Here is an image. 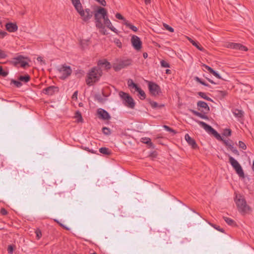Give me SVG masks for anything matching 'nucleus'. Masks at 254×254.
Listing matches in <instances>:
<instances>
[{
  "mask_svg": "<svg viewBox=\"0 0 254 254\" xmlns=\"http://www.w3.org/2000/svg\"><path fill=\"white\" fill-rule=\"evenodd\" d=\"M116 17L117 18V19H120V20H124V22H125V20H127L120 13H117L116 14Z\"/></svg>",
  "mask_w": 254,
  "mask_h": 254,
  "instance_id": "52",
  "label": "nucleus"
},
{
  "mask_svg": "<svg viewBox=\"0 0 254 254\" xmlns=\"http://www.w3.org/2000/svg\"><path fill=\"white\" fill-rule=\"evenodd\" d=\"M188 39L190 42V43L192 44L193 46L195 47L199 51L202 52L205 51L204 49L199 44V43L198 42L192 40L191 38L190 37H188Z\"/></svg>",
  "mask_w": 254,
  "mask_h": 254,
  "instance_id": "21",
  "label": "nucleus"
},
{
  "mask_svg": "<svg viewBox=\"0 0 254 254\" xmlns=\"http://www.w3.org/2000/svg\"><path fill=\"white\" fill-rule=\"evenodd\" d=\"M102 74V71L100 68L94 67L88 72L86 79V84L90 86L94 83L97 82Z\"/></svg>",
  "mask_w": 254,
  "mask_h": 254,
  "instance_id": "2",
  "label": "nucleus"
},
{
  "mask_svg": "<svg viewBox=\"0 0 254 254\" xmlns=\"http://www.w3.org/2000/svg\"><path fill=\"white\" fill-rule=\"evenodd\" d=\"M74 6L77 12L83 9L82 6L81 2L79 3H78V4H76V5H74Z\"/></svg>",
  "mask_w": 254,
  "mask_h": 254,
  "instance_id": "49",
  "label": "nucleus"
},
{
  "mask_svg": "<svg viewBox=\"0 0 254 254\" xmlns=\"http://www.w3.org/2000/svg\"><path fill=\"white\" fill-rule=\"evenodd\" d=\"M231 130L230 128H225L223 130L222 135L223 136L228 137L231 135Z\"/></svg>",
  "mask_w": 254,
  "mask_h": 254,
  "instance_id": "34",
  "label": "nucleus"
},
{
  "mask_svg": "<svg viewBox=\"0 0 254 254\" xmlns=\"http://www.w3.org/2000/svg\"><path fill=\"white\" fill-rule=\"evenodd\" d=\"M163 127L165 128V129L166 130H167L168 131H169L170 132H172L174 134H176L177 133V132L174 129H173V128H171L170 127H169L168 126L164 125V126H163Z\"/></svg>",
  "mask_w": 254,
  "mask_h": 254,
  "instance_id": "36",
  "label": "nucleus"
},
{
  "mask_svg": "<svg viewBox=\"0 0 254 254\" xmlns=\"http://www.w3.org/2000/svg\"><path fill=\"white\" fill-rule=\"evenodd\" d=\"M127 85L128 88L130 89L132 92H138V91L141 88L139 87L136 83H135L133 81L129 79L127 81Z\"/></svg>",
  "mask_w": 254,
  "mask_h": 254,
  "instance_id": "15",
  "label": "nucleus"
},
{
  "mask_svg": "<svg viewBox=\"0 0 254 254\" xmlns=\"http://www.w3.org/2000/svg\"><path fill=\"white\" fill-rule=\"evenodd\" d=\"M229 162L232 165V166L234 168L235 170L238 175L242 178H244L245 175L243 169L239 163V162L235 160L233 157L229 155Z\"/></svg>",
  "mask_w": 254,
  "mask_h": 254,
  "instance_id": "6",
  "label": "nucleus"
},
{
  "mask_svg": "<svg viewBox=\"0 0 254 254\" xmlns=\"http://www.w3.org/2000/svg\"><path fill=\"white\" fill-rule=\"evenodd\" d=\"M185 138L188 143L190 145L193 149H196L198 147V146L195 141V140L192 138L189 134H186L185 136Z\"/></svg>",
  "mask_w": 254,
  "mask_h": 254,
  "instance_id": "16",
  "label": "nucleus"
},
{
  "mask_svg": "<svg viewBox=\"0 0 254 254\" xmlns=\"http://www.w3.org/2000/svg\"><path fill=\"white\" fill-rule=\"evenodd\" d=\"M58 91V87L55 86H50L43 90V93L48 95H53L55 92Z\"/></svg>",
  "mask_w": 254,
  "mask_h": 254,
  "instance_id": "14",
  "label": "nucleus"
},
{
  "mask_svg": "<svg viewBox=\"0 0 254 254\" xmlns=\"http://www.w3.org/2000/svg\"><path fill=\"white\" fill-rule=\"evenodd\" d=\"M8 34L6 32L2 30H0V39H3Z\"/></svg>",
  "mask_w": 254,
  "mask_h": 254,
  "instance_id": "50",
  "label": "nucleus"
},
{
  "mask_svg": "<svg viewBox=\"0 0 254 254\" xmlns=\"http://www.w3.org/2000/svg\"><path fill=\"white\" fill-rule=\"evenodd\" d=\"M218 95L222 97H224L227 95L228 92L226 91H218Z\"/></svg>",
  "mask_w": 254,
  "mask_h": 254,
  "instance_id": "47",
  "label": "nucleus"
},
{
  "mask_svg": "<svg viewBox=\"0 0 254 254\" xmlns=\"http://www.w3.org/2000/svg\"><path fill=\"white\" fill-rule=\"evenodd\" d=\"M119 95L125 102V104L127 107L133 109L135 106V103L133 98L128 94L123 91L119 92Z\"/></svg>",
  "mask_w": 254,
  "mask_h": 254,
  "instance_id": "5",
  "label": "nucleus"
},
{
  "mask_svg": "<svg viewBox=\"0 0 254 254\" xmlns=\"http://www.w3.org/2000/svg\"><path fill=\"white\" fill-rule=\"evenodd\" d=\"M98 1L100 4L103 6H105L106 5V2L105 0H95Z\"/></svg>",
  "mask_w": 254,
  "mask_h": 254,
  "instance_id": "58",
  "label": "nucleus"
},
{
  "mask_svg": "<svg viewBox=\"0 0 254 254\" xmlns=\"http://www.w3.org/2000/svg\"><path fill=\"white\" fill-rule=\"evenodd\" d=\"M72 1V3L73 5H75L76 4H78V3H80V1L79 0H71Z\"/></svg>",
  "mask_w": 254,
  "mask_h": 254,
  "instance_id": "60",
  "label": "nucleus"
},
{
  "mask_svg": "<svg viewBox=\"0 0 254 254\" xmlns=\"http://www.w3.org/2000/svg\"><path fill=\"white\" fill-rule=\"evenodd\" d=\"M163 26L165 28V29L166 30H168L169 31H170L171 32H174V29L172 27L170 26L169 25H168L166 23H164Z\"/></svg>",
  "mask_w": 254,
  "mask_h": 254,
  "instance_id": "46",
  "label": "nucleus"
},
{
  "mask_svg": "<svg viewBox=\"0 0 254 254\" xmlns=\"http://www.w3.org/2000/svg\"><path fill=\"white\" fill-rule=\"evenodd\" d=\"M99 152L104 155H110L111 154L112 152L108 148L101 147L99 149Z\"/></svg>",
  "mask_w": 254,
  "mask_h": 254,
  "instance_id": "27",
  "label": "nucleus"
},
{
  "mask_svg": "<svg viewBox=\"0 0 254 254\" xmlns=\"http://www.w3.org/2000/svg\"><path fill=\"white\" fill-rule=\"evenodd\" d=\"M198 95L201 98H202L207 101H212V100L210 98H209V97L206 96V94L204 92H198Z\"/></svg>",
  "mask_w": 254,
  "mask_h": 254,
  "instance_id": "33",
  "label": "nucleus"
},
{
  "mask_svg": "<svg viewBox=\"0 0 254 254\" xmlns=\"http://www.w3.org/2000/svg\"><path fill=\"white\" fill-rule=\"evenodd\" d=\"M18 79L21 81H23L25 83H27L30 80V77L29 75L26 74L25 76H20L18 78Z\"/></svg>",
  "mask_w": 254,
  "mask_h": 254,
  "instance_id": "31",
  "label": "nucleus"
},
{
  "mask_svg": "<svg viewBox=\"0 0 254 254\" xmlns=\"http://www.w3.org/2000/svg\"><path fill=\"white\" fill-rule=\"evenodd\" d=\"M105 25L111 30L116 32V29L112 25V23L108 18V15L103 19Z\"/></svg>",
  "mask_w": 254,
  "mask_h": 254,
  "instance_id": "20",
  "label": "nucleus"
},
{
  "mask_svg": "<svg viewBox=\"0 0 254 254\" xmlns=\"http://www.w3.org/2000/svg\"><path fill=\"white\" fill-rule=\"evenodd\" d=\"M196 122L202 127H203L206 131H207L209 134H212L217 140L222 141L224 144L228 147H229V145H230L232 143V141L231 140H230L229 141L228 140L223 139L221 136L220 134L218 133L216 130L212 128L210 126L207 125L206 123L200 121H196Z\"/></svg>",
  "mask_w": 254,
  "mask_h": 254,
  "instance_id": "1",
  "label": "nucleus"
},
{
  "mask_svg": "<svg viewBox=\"0 0 254 254\" xmlns=\"http://www.w3.org/2000/svg\"><path fill=\"white\" fill-rule=\"evenodd\" d=\"M37 60L38 61V62H40L41 63H43V64H45V62L43 60V58L41 57H39L37 58Z\"/></svg>",
  "mask_w": 254,
  "mask_h": 254,
  "instance_id": "61",
  "label": "nucleus"
},
{
  "mask_svg": "<svg viewBox=\"0 0 254 254\" xmlns=\"http://www.w3.org/2000/svg\"><path fill=\"white\" fill-rule=\"evenodd\" d=\"M238 145L240 148H242L243 150H246L247 149V146L246 144L242 141H239Z\"/></svg>",
  "mask_w": 254,
  "mask_h": 254,
  "instance_id": "44",
  "label": "nucleus"
},
{
  "mask_svg": "<svg viewBox=\"0 0 254 254\" xmlns=\"http://www.w3.org/2000/svg\"><path fill=\"white\" fill-rule=\"evenodd\" d=\"M210 73L212 74L214 76L218 79H222L221 76L214 70H213Z\"/></svg>",
  "mask_w": 254,
  "mask_h": 254,
  "instance_id": "51",
  "label": "nucleus"
},
{
  "mask_svg": "<svg viewBox=\"0 0 254 254\" xmlns=\"http://www.w3.org/2000/svg\"><path fill=\"white\" fill-rule=\"evenodd\" d=\"M149 104L151 107L153 109L156 108H161L164 107V104L158 105L156 102L151 101L149 102Z\"/></svg>",
  "mask_w": 254,
  "mask_h": 254,
  "instance_id": "28",
  "label": "nucleus"
},
{
  "mask_svg": "<svg viewBox=\"0 0 254 254\" xmlns=\"http://www.w3.org/2000/svg\"><path fill=\"white\" fill-rule=\"evenodd\" d=\"M35 234L36 235V239L39 240L42 237V232L39 228H37L35 230Z\"/></svg>",
  "mask_w": 254,
  "mask_h": 254,
  "instance_id": "35",
  "label": "nucleus"
},
{
  "mask_svg": "<svg viewBox=\"0 0 254 254\" xmlns=\"http://www.w3.org/2000/svg\"><path fill=\"white\" fill-rule=\"evenodd\" d=\"M190 111L194 115L200 117L201 119L208 120V117L205 115V114H202L201 113L198 112L196 111L193 110H190Z\"/></svg>",
  "mask_w": 254,
  "mask_h": 254,
  "instance_id": "24",
  "label": "nucleus"
},
{
  "mask_svg": "<svg viewBox=\"0 0 254 254\" xmlns=\"http://www.w3.org/2000/svg\"><path fill=\"white\" fill-rule=\"evenodd\" d=\"M14 246L13 245H10L8 246L7 248V252L9 254H12L14 251Z\"/></svg>",
  "mask_w": 254,
  "mask_h": 254,
  "instance_id": "45",
  "label": "nucleus"
},
{
  "mask_svg": "<svg viewBox=\"0 0 254 254\" xmlns=\"http://www.w3.org/2000/svg\"><path fill=\"white\" fill-rule=\"evenodd\" d=\"M8 72L6 71H3L2 69V67L0 66V75L5 77L8 75Z\"/></svg>",
  "mask_w": 254,
  "mask_h": 254,
  "instance_id": "42",
  "label": "nucleus"
},
{
  "mask_svg": "<svg viewBox=\"0 0 254 254\" xmlns=\"http://www.w3.org/2000/svg\"><path fill=\"white\" fill-rule=\"evenodd\" d=\"M60 226H61L62 227H63V228L65 229V230H69V229L68 227H66L65 226H64V225H63L62 223H61V224H60Z\"/></svg>",
  "mask_w": 254,
  "mask_h": 254,
  "instance_id": "64",
  "label": "nucleus"
},
{
  "mask_svg": "<svg viewBox=\"0 0 254 254\" xmlns=\"http://www.w3.org/2000/svg\"><path fill=\"white\" fill-rule=\"evenodd\" d=\"M148 89L150 94L153 96L158 95L161 93L160 86L156 83L151 81L148 82Z\"/></svg>",
  "mask_w": 254,
  "mask_h": 254,
  "instance_id": "8",
  "label": "nucleus"
},
{
  "mask_svg": "<svg viewBox=\"0 0 254 254\" xmlns=\"http://www.w3.org/2000/svg\"><path fill=\"white\" fill-rule=\"evenodd\" d=\"M102 130L103 133L106 135H110L111 133L110 129L107 127H103Z\"/></svg>",
  "mask_w": 254,
  "mask_h": 254,
  "instance_id": "40",
  "label": "nucleus"
},
{
  "mask_svg": "<svg viewBox=\"0 0 254 254\" xmlns=\"http://www.w3.org/2000/svg\"><path fill=\"white\" fill-rule=\"evenodd\" d=\"M85 11L86 17H84V21H87L92 17L93 12L89 8H86Z\"/></svg>",
  "mask_w": 254,
  "mask_h": 254,
  "instance_id": "23",
  "label": "nucleus"
},
{
  "mask_svg": "<svg viewBox=\"0 0 254 254\" xmlns=\"http://www.w3.org/2000/svg\"><path fill=\"white\" fill-rule=\"evenodd\" d=\"M98 65L104 67L106 69H109L111 68L110 63L106 59L99 60L98 62Z\"/></svg>",
  "mask_w": 254,
  "mask_h": 254,
  "instance_id": "18",
  "label": "nucleus"
},
{
  "mask_svg": "<svg viewBox=\"0 0 254 254\" xmlns=\"http://www.w3.org/2000/svg\"><path fill=\"white\" fill-rule=\"evenodd\" d=\"M96 14H98L99 19H104L108 15L106 9L102 7H98L97 10L95 11L94 14L95 18Z\"/></svg>",
  "mask_w": 254,
  "mask_h": 254,
  "instance_id": "12",
  "label": "nucleus"
},
{
  "mask_svg": "<svg viewBox=\"0 0 254 254\" xmlns=\"http://www.w3.org/2000/svg\"><path fill=\"white\" fill-rule=\"evenodd\" d=\"M195 79L196 81L200 83L202 85H203L205 86H209V85L208 84H207L206 83H205L204 81H202L200 78H199L198 77H195Z\"/></svg>",
  "mask_w": 254,
  "mask_h": 254,
  "instance_id": "38",
  "label": "nucleus"
},
{
  "mask_svg": "<svg viewBox=\"0 0 254 254\" xmlns=\"http://www.w3.org/2000/svg\"><path fill=\"white\" fill-rule=\"evenodd\" d=\"M78 91H75L72 96V99L74 100L77 99Z\"/></svg>",
  "mask_w": 254,
  "mask_h": 254,
  "instance_id": "55",
  "label": "nucleus"
},
{
  "mask_svg": "<svg viewBox=\"0 0 254 254\" xmlns=\"http://www.w3.org/2000/svg\"><path fill=\"white\" fill-rule=\"evenodd\" d=\"M161 66L163 67H170V64L164 60H162L160 62Z\"/></svg>",
  "mask_w": 254,
  "mask_h": 254,
  "instance_id": "41",
  "label": "nucleus"
},
{
  "mask_svg": "<svg viewBox=\"0 0 254 254\" xmlns=\"http://www.w3.org/2000/svg\"><path fill=\"white\" fill-rule=\"evenodd\" d=\"M131 43L133 48L138 51L142 48V42L136 35H132L130 39Z\"/></svg>",
  "mask_w": 254,
  "mask_h": 254,
  "instance_id": "10",
  "label": "nucleus"
},
{
  "mask_svg": "<svg viewBox=\"0 0 254 254\" xmlns=\"http://www.w3.org/2000/svg\"><path fill=\"white\" fill-rule=\"evenodd\" d=\"M203 66H204L205 68V69H206L210 73H211L212 71L213 70V69H212L211 67L205 64H203Z\"/></svg>",
  "mask_w": 254,
  "mask_h": 254,
  "instance_id": "57",
  "label": "nucleus"
},
{
  "mask_svg": "<svg viewBox=\"0 0 254 254\" xmlns=\"http://www.w3.org/2000/svg\"><path fill=\"white\" fill-rule=\"evenodd\" d=\"M198 109L199 110L200 108H203L205 111V113H207L210 111V108L207 104L202 101H199L197 103Z\"/></svg>",
  "mask_w": 254,
  "mask_h": 254,
  "instance_id": "19",
  "label": "nucleus"
},
{
  "mask_svg": "<svg viewBox=\"0 0 254 254\" xmlns=\"http://www.w3.org/2000/svg\"><path fill=\"white\" fill-rule=\"evenodd\" d=\"M124 24L134 32H137L138 30V28L136 27L133 25L131 23L129 22L127 20H125V22H124Z\"/></svg>",
  "mask_w": 254,
  "mask_h": 254,
  "instance_id": "26",
  "label": "nucleus"
},
{
  "mask_svg": "<svg viewBox=\"0 0 254 254\" xmlns=\"http://www.w3.org/2000/svg\"><path fill=\"white\" fill-rule=\"evenodd\" d=\"M223 219L229 225L233 226H235L236 225L235 222L230 218L223 217Z\"/></svg>",
  "mask_w": 254,
  "mask_h": 254,
  "instance_id": "30",
  "label": "nucleus"
},
{
  "mask_svg": "<svg viewBox=\"0 0 254 254\" xmlns=\"http://www.w3.org/2000/svg\"><path fill=\"white\" fill-rule=\"evenodd\" d=\"M236 147H234L233 144L229 145L228 148H229L231 151L233 150Z\"/></svg>",
  "mask_w": 254,
  "mask_h": 254,
  "instance_id": "62",
  "label": "nucleus"
},
{
  "mask_svg": "<svg viewBox=\"0 0 254 254\" xmlns=\"http://www.w3.org/2000/svg\"><path fill=\"white\" fill-rule=\"evenodd\" d=\"M95 24L96 26L99 28H103L104 27L103 24L101 22V19H99L98 14H96L95 16Z\"/></svg>",
  "mask_w": 254,
  "mask_h": 254,
  "instance_id": "29",
  "label": "nucleus"
},
{
  "mask_svg": "<svg viewBox=\"0 0 254 254\" xmlns=\"http://www.w3.org/2000/svg\"><path fill=\"white\" fill-rule=\"evenodd\" d=\"M209 224L212 226L213 227V228H214L215 229L217 230L218 231L221 232H224V230H223V229L222 228H221L220 227V226H217L214 224H212V223H209Z\"/></svg>",
  "mask_w": 254,
  "mask_h": 254,
  "instance_id": "37",
  "label": "nucleus"
},
{
  "mask_svg": "<svg viewBox=\"0 0 254 254\" xmlns=\"http://www.w3.org/2000/svg\"><path fill=\"white\" fill-rule=\"evenodd\" d=\"M234 116L238 118H241L244 116V112L242 110L235 109L232 111Z\"/></svg>",
  "mask_w": 254,
  "mask_h": 254,
  "instance_id": "22",
  "label": "nucleus"
},
{
  "mask_svg": "<svg viewBox=\"0 0 254 254\" xmlns=\"http://www.w3.org/2000/svg\"><path fill=\"white\" fill-rule=\"evenodd\" d=\"M11 83L14 84L17 87H20L22 85L20 81L15 80L13 79L11 80Z\"/></svg>",
  "mask_w": 254,
  "mask_h": 254,
  "instance_id": "39",
  "label": "nucleus"
},
{
  "mask_svg": "<svg viewBox=\"0 0 254 254\" xmlns=\"http://www.w3.org/2000/svg\"><path fill=\"white\" fill-rule=\"evenodd\" d=\"M99 118L104 120H108L111 119L109 114L104 109L100 108L97 110Z\"/></svg>",
  "mask_w": 254,
  "mask_h": 254,
  "instance_id": "13",
  "label": "nucleus"
},
{
  "mask_svg": "<svg viewBox=\"0 0 254 254\" xmlns=\"http://www.w3.org/2000/svg\"><path fill=\"white\" fill-rule=\"evenodd\" d=\"M87 151L91 153H93V154H97V150L94 151L93 149L87 150Z\"/></svg>",
  "mask_w": 254,
  "mask_h": 254,
  "instance_id": "63",
  "label": "nucleus"
},
{
  "mask_svg": "<svg viewBox=\"0 0 254 254\" xmlns=\"http://www.w3.org/2000/svg\"><path fill=\"white\" fill-rule=\"evenodd\" d=\"M138 96L140 100H144L146 98V94L144 91L140 88L138 91Z\"/></svg>",
  "mask_w": 254,
  "mask_h": 254,
  "instance_id": "32",
  "label": "nucleus"
},
{
  "mask_svg": "<svg viewBox=\"0 0 254 254\" xmlns=\"http://www.w3.org/2000/svg\"><path fill=\"white\" fill-rule=\"evenodd\" d=\"M6 29L9 32H14L18 29V27L16 23L9 22L5 24Z\"/></svg>",
  "mask_w": 254,
  "mask_h": 254,
  "instance_id": "17",
  "label": "nucleus"
},
{
  "mask_svg": "<svg viewBox=\"0 0 254 254\" xmlns=\"http://www.w3.org/2000/svg\"><path fill=\"white\" fill-rule=\"evenodd\" d=\"M115 43L117 45V46L119 47V48H122V42L120 41V40L119 39H116L115 40Z\"/></svg>",
  "mask_w": 254,
  "mask_h": 254,
  "instance_id": "56",
  "label": "nucleus"
},
{
  "mask_svg": "<svg viewBox=\"0 0 254 254\" xmlns=\"http://www.w3.org/2000/svg\"><path fill=\"white\" fill-rule=\"evenodd\" d=\"M132 63L130 59L122 60L117 59L113 64V67L115 71H118L130 65Z\"/></svg>",
  "mask_w": 254,
  "mask_h": 254,
  "instance_id": "3",
  "label": "nucleus"
},
{
  "mask_svg": "<svg viewBox=\"0 0 254 254\" xmlns=\"http://www.w3.org/2000/svg\"><path fill=\"white\" fill-rule=\"evenodd\" d=\"M0 213L2 215H5L7 214V211L5 208H2L0 209Z\"/></svg>",
  "mask_w": 254,
  "mask_h": 254,
  "instance_id": "54",
  "label": "nucleus"
},
{
  "mask_svg": "<svg viewBox=\"0 0 254 254\" xmlns=\"http://www.w3.org/2000/svg\"><path fill=\"white\" fill-rule=\"evenodd\" d=\"M75 117L77 118L78 122L82 121V117L81 113L79 112H76L75 114Z\"/></svg>",
  "mask_w": 254,
  "mask_h": 254,
  "instance_id": "43",
  "label": "nucleus"
},
{
  "mask_svg": "<svg viewBox=\"0 0 254 254\" xmlns=\"http://www.w3.org/2000/svg\"><path fill=\"white\" fill-rule=\"evenodd\" d=\"M24 57L21 55H19L15 58H13L11 63L14 66H17L18 64H20L22 67L24 68L26 66L28 65V62L24 61Z\"/></svg>",
  "mask_w": 254,
  "mask_h": 254,
  "instance_id": "9",
  "label": "nucleus"
},
{
  "mask_svg": "<svg viewBox=\"0 0 254 254\" xmlns=\"http://www.w3.org/2000/svg\"><path fill=\"white\" fill-rule=\"evenodd\" d=\"M235 201L238 209L240 213L245 214L250 210V207L247 205L246 200L242 196H240Z\"/></svg>",
  "mask_w": 254,
  "mask_h": 254,
  "instance_id": "4",
  "label": "nucleus"
},
{
  "mask_svg": "<svg viewBox=\"0 0 254 254\" xmlns=\"http://www.w3.org/2000/svg\"><path fill=\"white\" fill-rule=\"evenodd\" d=\"M190 111L194 115L200 117L201 119L208 120V117L205 115V114H202L201 113L198 112L196 111L193 110H190Z\"/></svg>",
  "mask_w": 254,
  "mask_h": 254,
  "instance_id": "25",
  "label": "nucleus"
},
{
  "mask_svg": "<svg viewBox=\"0 0 254 254\" xmlns=\"http://www.w3.org/2000/svg\"><path fill=\"white\" fill-rule=\"evenodd\" d=\"M7 55L5 53V52L0 49V59H5L7 57Z\"/></svg>",
  "mask_w": 254,
  "mask_h": 254,
  "instance_id": "48",
  "label": "nucleus"
},
{
  "mask_svg": "<svg viewBox=\"0 0 254 254\" xmlns=\"http://www.w3.org/2000/svg\"><path fill=\"white\" fill-rule=\"evenodd\" d=\"M85 10L83 9L78 11V13L80 14V15L82 17V19L84 21V18L85 17H86L85 16Z\"/></svg>",
  "mask_w": 254,
  "mask_h": 254,
  "instance_id": "53",
  "label": "nucleus"
},
{
  "mask_svg": "<svg viewBox=\"0 0 254 254\" xmlns=\"http://www.w3.org/2000/svg\"><path fill=\"white\" fill-rule=\"evenodd\" d=\"M232 152L235 155H236L237 156H239L240 155V153L239 152V151H238V150L236 148H235L234 149H233V151H232Z\"/></svg>",
  "mask_w": 254,
  "mask_h": 254,
  "instance_id": "59",
  "label": "nucleus"
},
{
  "mask_svg": "<svg viewBox=\"0 0 254 254\" xmlns=\"http://www.w3.org/2000/svg\"><path fill=\"white\" fill-rule=\"evenodd\" d=\"M227 47L229 48L235 50H239L241 51H247L248 50L246 46L239 43H229L228 44Z\"/></svg>",
  "mask_w": 254,
  "mask_h": 254,
  "instance_id": "11",
  "label": "nucleus"
},
{
  "mask_svg": "<svg viewBox=\"0 0 254 254\" xmlns=\"http://www.w3.org/2000/svg\"><path fill=\"white\" fill-rule=\"evenodd\" d=\"M59 72L62 74L61 78L64 79L69 76L72 72V69L69 66L65 64L62 66L59 69Z\"/></svg>",
  "mask_w": 254,
  "mask_h": 254,
  "instance_id": "7",
  "label": "nucleus"
}]
</instances>
